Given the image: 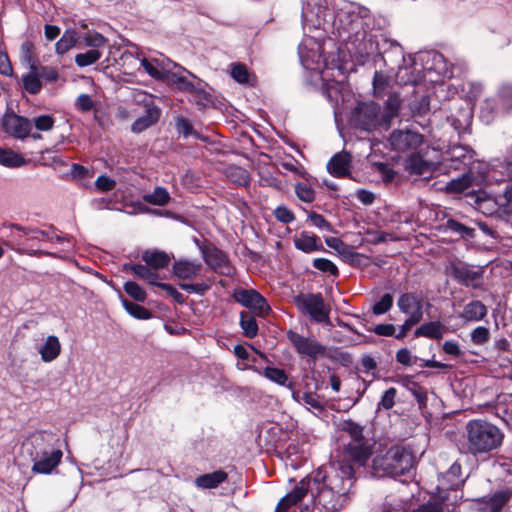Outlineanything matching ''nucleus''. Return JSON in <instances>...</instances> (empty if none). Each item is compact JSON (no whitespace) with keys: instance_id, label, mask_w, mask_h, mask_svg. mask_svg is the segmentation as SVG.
Masks as SVG:
<instances>
[{"instance_id":"obj_41","label":"nucleus","mask_w":512,"mask_h":512,"mask_svg":"<svg viewBox=\"0 0 512 512\" xmlns=\"http://www.w3.org/2000/svg\"><path fill=\"white\" fill-rule=\"evenodd\" d=\"M445 226L447 231L458 234L463 238H473L475 234L473 228L467 227L454 219H449Z\"/></svg>"},{"instance_id":"obj_13","label":"nucleus","mask_w":512,"mask_h":512,"mask_svg":"<svg viewBox=\"0 0 512 512\" xmlns=\"http://www.w3.org/2000/svg\"><path fill=\"white\" fill-rule=\"evenodd\" d=\"M2 127L10 136L18 139H24L32 130V122L23 116L15 114L14 112H7L2 117Z\"/></svg>"},{"instance_id":"obj_49","label":"nucleus","mask_w":512,"mask_h":512,"mask_svg":"<svg viewBox=\"0 0 512 512\" xmlns=\"http://www.w3.org/2000/svg\"><path fill=\"white\" fill-rule=\"evenodd\" d=\"M471 341L475 345H484L490 339V331L484 326H478L471 332Z\"/></svg>"},{"instance_id":"obj_7","label":"nucleus","mask_w":512,"mask_h":512,"mask_svg":"<svg viewBox=\"0 0 512 512\" xmlns=\"http://www.w3.org/2000/svg\"><path fill=\"white\" fill-rule=\"evenodd\" d=\"M382 118L380 105L372 101L359 103L353 112L355 125L365 131L384 128Z\"/></svg>"},{"instance_id":"obj_36","label":"nucleus","mask_w":512,"mask_h":512,"mask_svg":"<svg viewBox=\"0 0 512 512\" xmlns=\"http://www.w3.org/2000/svg\"><path fill=\"white\" fill-rule=\"evenodd\" d=\"M250 369L260 373L256 367H250ZM261 374L272 382H275L281 386H287L288 376L283 369L266 367L263 372H261Z\"/></svg>"},{"instance_id":"obj_16","label":"nucleus","mask_w":512,"mask_h":512,"mask_svg":"<svg viewBox=\"0 0 512 512\" xmlns=\"http://www.w3.org/2000/svg\"><path fill=\"white\" fill-rule=\"evenodd\" d=\"M352 156L346 151L336 153L327 163L328 172L334 177H347L350 175Z\"/></svg>"},{"instance_id":"obj_11","label":"nucleus","mask_w":512,"mask_h":512,"mask_svg":"<svg viewBox=\"0 0 512 512\" xmlns=\"http://www.w3.org/2000/svg\"><path fill=\"white\" fill-rule=\"evenodd\" d=\"M232 297L237 303L252 310L257 316L264 317L271 310L266 299L254 289L237 288L233 291Z\"/></svg>"},{"instance_id":"obj_1","label":"nucleus","mask_w":512,"mask_h":512,"mask_svg":"<svg viewBox=\"0 0 512 512\" xmlns=\"http://www.w3.org/2000/svg\"><path fill=\"white\" fill-rule=\"evenodd\" d=\"M354 483V468L351 464H334L320 467L302 479L296 487H304V496L311 494L310 512H338L349 500V492Z\"/></svg>"},{"instance_id":"obj_52","label":"nucleus","mask_w":512,"mask_h":512,"mask_svg":"<svg viewBox=\"0 0 512 512\" xmlns=\"http://www.w3.org/2000/svg\"><path fill=\"white\" fill-rule=\"evenodd\" d=\"M397 395V390L394 387L387 389L379 402V407H382L386 410L391 409L395 404V397Z\"/></svg>"},{"instance_id":"obj_45","label":"nucleus","mask_w":512,"mask_h":512,"mask_svg":"<svg viewBox=\"0 0 512 512\" xmlns=\"http://www.w3.org/2000/svg\"><path fill=\"white\" fill-rule=\"evenodd\" d=\"M124 291L134 300L143 302L146 299V292L136 282L127 281L124 284Z\"/></svg>"},{"instance_id":"obj_48","label":"nucleus","mask_w":512,"mask_h":512,"mask_svg":"<svg viewBox=\"0 0 512 512\" xmlns=\"http://www.w3.org/2000/svg\"><path fill=\"white\" fill-rule=\"evenodd\" d=\"M393 306L391 294H384L381 299L373 305L372 311L375 315H382L388 312Z\"/></svg>"},{"instance_id":"obj_22","label":"nucleus","mask_w":512,"mask_h":512,"mask_svg":"<svg viewBox=\"0 0 512 512\" xmlns=\"http://www.w3.org/2000/svg\"><path fill=\"white\" fill-rule=\"evenodd\" d=\"M304 487H295L294 490L283 497L274 512H295V506L304 497ZM304 512V511H301ZM305 512H310L305 509Z\"/></svg>"},{"instance_id":"obj_28","label":"nucleus","mask_w":512,"mask_h":512,"mask_svg":"<svg viewBox=\"0 0 512 512\" xmlns=\"http://www.w3.org/2000/svg\"><path fill=\"white\" fill-rule=\"evenodd\" d=\"M142 260L152 269L166 268L170 263L167 253L158 250H147L142 253Z\"/></svg>"},{"instance_id":"obj_62","label":"nucleus","mask_w":512,"mask_h":512,"mask_svg":"<svg viewBox=\"0 0 512 512\" xmlns=\"http://www.w3.org/2000/svg\"><path fill=\"white\" fill-rule=\"evenodd\" d=\"M308 217L314 226L328 231L331 230V224L322 215L316 212H311Z\"/></svg>"},{"instance_id":"obj_14","label":"nucleus","mask_w":512,"mask_h":512,"mask_svg":"<svg viewBox=\"0 0 512 512\" xmlns=\"http://www.w3.org/2000/svg\"><path fill=\"white\" fill-rule=\"evenodd\" d=\"M483 273L481 268L473 269L465 264L452 266V277L467 287L480 288L483 284Z\"/></svg>"},{"instance_id":"obj_46","label":"nucleus","mask_w":512,"mask_h":512,"mask_svg":"<svg viewBox=\"0 0 512 512\" xmlns=\"http://www.w3.org/2000/svg\"><path fill=\"white\" fill-rule=\"evenodd\" d=\"M498 98L503 109L509 111L512 109V85L504 84L500 87Z\"/></svg>"},{"instance_id":"obj_34","label":"nucleus","mask_w":512,"mask_h":512,"mask_svg":"<svg viewBox=\"0 0 512 512\" xmlns=\"http://www.w3.org/2000/svg\"><path fill=\"white\" fill-rule=\"evenodd\" d=\"M0 164L6 167H21L26 164V160L11 149H0Z\"/></svg>"},{"instance_id":"obj_32","label":"nucleus","mask_w":512,"mask_h":512,"mask_svg":"<svg viewBox=\"0 0 512 512\" xmlns=\"http://www.w3.org/2000/svg\"><path fill=\"white\" fill-rule=\"evenodd\" d=\"M142 199L150 205L165 206L170 202L171 196L166 188L158 186L152 193L144 194Z\"/></svg>"},{"instance_id":"obj_33","label":"nucleus","mask_w":512,"mask_h":512,"mask_svg":"<svg viewBox=\"0 0 512 512\" xmlns=\"http://www.w3.org/2000/svg\"><path fill=\"white\" fill-rule=\"evenodd\" d=\"M79 41L78 33L75 30H66L55 45L56 53L63 55L76 46Z\"/></svg>"},{"instance_id":"obj_57","label":"nucleus","mask_w":512,"mask_h":512,"mask_svg":"<svg viewBox=\"0 0 512 512\" xmlns=\"http://www.w3.org/2000/svg\"><path fill=\"white\" fill-rule=\"evenodd\" d=\"M35 127L40 131H49L54 126V118L50 115H41L34 119Z\"/></svg>"},{"instance_id":"obj_31","label":"nucleus","mask_w":512,"mask_h":512,"mask_svg":"<svg viewBox=\"0 0 512 512\" xmlns=\"http://www.w3.org/2000/svg\"><path fill=\"white\" fill-rule=\"evenodd\" d=\"M38 73V66L29 68V72L23 76V88L30 94H38L42 89V83Z\"/></svg>"},{"instance_id":"obj_10","label":"nucleus","mask_w":512,"mask_h":512,"mask_svg":"<svg viewBox=\"0 0 512 512\" xmlns=\"http://www.w3.org/2000/svg\"><path fill=\"white\" fill-rule=\"evenodd\" d=\"M423 140V135L412 129L394 130L389 137L390 146L394 151L411 154L421 146Z\"/></svg>"},{"instance_id":"obj_26","label":"nucleus","mask_w":512,"mask_h":512,"mask_svg":"<svg viewBox=\"0 0 512 512\" xmlns=\"http://www.w3.org/2000/svg\"><path fill=\"white\" fill-rule=\"evenodd\" d=\"M446 332V326L439 321H431L422 324L415 330L416 337H426L440 340Z\"/></svg>"},{"instance_id":"obj_29","label":"nucleus","mask_w":512,"mask_h":512,"mask_svg":"<svg viewBox=\"0 0 512 512\" xmlns=\"http://www.w3.org/2000/svg\"><path fill=\"white\" fill-rule=\"evenodd\" d=\"M447 154L451 161V167L460 169L461 165H467L471 160L470 150L466 146L455 145L452 146Z\"/></svg>"},{"instance_id":"obj_6","label":"nucleus","mask_w":512,"mask_h":512,"mask_svg":"<svg viewBox=\"0 0 512 512\" xmlns=\"http://www.w3.org/2000/svg\"><path fill=\"white\" fill-rule=\"evenodd\" d=\"M413 466L414 456L403 446H394L385 455L373 459V473L377 477L396 478L409 472Z\"/></svg>"},{"instance_id":"obj_43","label":"nucleus","mask_w":512,"mask_h":512,"mask_svg":"<svg viewBox=\"0 0 512 512\" xmlns=\"http://www.w3.org/2000/svg\"><path fill=\"white\" fill-rule=\"evenodd\" d=\"M231 77L241 84L249 83L250 73L245 64L233 63L231 64Z\"/></svg>"},{"instance_id":"obj_8","label":"nucleus","mask_w":512,"mask_h":512,"mask_svg":"<svg viewBox=\"0 0 512 512\" xmlns=\"http://www.w3.org/2000/svg\"><path fill=\"white\" fill-rule=\"evenodd\" d=\"M298 308L307 313L317 323L329 321L330 308L325 305L323 297L317 294H300L295 297Z\"/></svg>"},{"instance_id":"obj_19","label":"nucleus","mask_w":512,"mask_h":512,"mask_svg":"<svg viewBox=\"0 0 512 512\" xmlns=\"http://www.w3.org/2000/svg\"><path fill=\"white\" fill-rule=\"evenodd\" d=\"M405 168L411 174L425 176L433 172L434 163L426 161L418 153H414L407 158Z\"/></svg>"},{"instance_id":"obj_58","label":"nucleus","mask_w":512,"mask_h":512,"mask_svg":"<svg viewBox=\"0 0 512 512\" xmlns=\"http://www.w3.org/2000/svg\"><path fill=\"white\" fill-rule=\"evenodd\" d=\"M75 106L82 112H88L94 107V101L88 94H80L76 99Z\"/></svg>"},{"instance_id":"obj_56","label":"nucleus","mask_w":512,"mask_h":512,"mask_svg":"<svg viewBox=\"0 0 512 512\" xmlns=\"http://www.w3.org/2000/svg\"><path fill=\"white\" fill-rule=\"evenodd\" d=\"M38 73L40 78L48 82H56L59 78L58 70L51 66H40L38 67Z\"/></svg>"},{"instance_id":"obj_42","label":"nucleus","mask_w":512,"mask_h":512,"mask_svg":"<svg viewBox=\"0 0 512 512\" xmlns=\"http://www.w3.org/2000/svg\"><path fill=\"white\" fill-rule=\"evenodd\" d=\"M297 197L306 203H311L315 199V191L307 182H299L295 185Z\"/></svg>"},{"instance_id":"obj_18","label":"nucleus","mask_w":512,"mask_h":512,"mask_svg":"<svg viewBox=\"0 0 512 512\" xmlns=\"http://www.w3.org/2000/svg\"><path fill=\"white\" fill-rule=\"evenodd\" d=\"M487 307L480 300H473L467 303L459 317L465 322H478L486 317Z\"/></svg>"},{"instance_id":"obj_12","label":"nucleus","mask_w":512,"mask_h":512,"mask_svg":"<svg viewBox=\"0 0 512 512\" xmlns=\"http://www.w3.org/2000/svg\"><path fill=\"white\" fill-rule=\"evenodd\" d=\"M287 337L295 350L310 358L316 359L325 355L326 348L313 338L304 337L294 331H289Z\"/></svg>"},{"instance_id":"obj_60","label":"nucleus","mask_w":512,"mask_h":512,"mask_svg":"<svg viewBox=\"0 0 512 512\" xmlns=\"http://www.w3.org/2000/svg\"><path fill=\"white\" fill-rule=\"evenodd\" d=\"M420 320L418 317H408L405 322L400 326L399 332L395 334L396 339H403L407 333L412 329L413 326L418 324Z\"/></svg>"},{"instance_id":"obj_27","label":"nucleus","mask_w":512,"mask_h":512,"mask_svg":"<svg viewBox=\"0 0 512 512\" xmlns=\"http://www.w3.org/2000/svg\"><path fill=\"white\" fill-rule=\"evenodd\" d=\"M123 271L132 272L139 278L147 281L151 285H157V280L159 279V275L153 271L151 267H149L147 264H132V263H125L123 265Z\"/></svg>"},{"instance_id":"obj_24","label":"nucleus","mask_w":512,"mask_h":512,"mask_svg":"<svg viewBox=\"0 0 512 512\" xmlns=\"http://www.w3.org/2000/svg\"><path fill=\"white\" fill-rule=\"evenodd\" d=\"M38 352L44 362L48 363L55 360L61 353V344L58 337L48 336L44 344L39 347Z\"/></svg>"},{"instance_id":"obj_9","label":"nucleus","mask_w":512,"mask_h":512,"mask_svg":"<svg viewBox=\"0 0 512 512\" xmlns=\"http://www.w3.org/2000/svg\"><path fill=\"white\" fill-rule=\"evenodd\" d=\"M205 263L216 273L230 276L233 273L228 255L210 242L199 245Z\"/></svg>"},{"instance_id":"obj_17","label":"nucleus","mask_w":512,"mask_h":512,"mask_svg":"<svg viewBox=\"0 0 512 512\" xmlns=\"http://www.w3.org/2000/svg\"><path fill=\"white\" fill-rule=\"evenodd\" d=\"M201 269V263L188 260H179L173 265L174 275L183 280L195 279L200 274Z\"/></svg>"},{"instance_id":"obj_38","label":"nucleus","mask_w":512,"mask_h":512,"mask_svg":"<svg viewBox=\"0 0 512 512\" xmlns=\"http://www.w3.org/2000/svg\"><path fill=\"white\" fill-rule=\"evenodd\" d=\"M21 61L28 64L29 68L37 67V57L35 55V46L30 40H25L20 46Z\"/></svg>"},{"instance_id":"obj_47","label":"nucleus","mask_w":512,"mask_h":512,"mask_svg":"<svg viewBox=\"0 0 512 512\" xmlns=\"http://www.w3.org/2000/svg\"><path fill=\"white\" fill-rule=\"evenodd\" d=\"M106 41L105 37L98 32H88L83 37L85 46L91 47L92 49H98L105 46Z\"/></svg>"},{"instance_id":"obj_54","label":"nucleus","mask_w":512,"mask_h":512,"mask_svg":"<svg viewBox=\"0 0 512 512\" xmlns=\"http://www.w3.org/2000/svg\"><path fill=\"white\" fill-rule=\"evenodd\" d=\"M179 287H180V289H182L188 293H196L199 295L205 294L210 289V285H208L206 283H195V284L180 283Z\"/></svg>"},{"instance_id":"obj_59","label":"nucleus","mask_w":512,"mask_h":512,"mask_svg":"<svg viewBox=\"0 0 512 512\" xmlns=\"http://www.w3.org/2000/svg\"><path fill=\"white\" fill-rule=\"evenodd\" d=\"M274 215L276 219L282 223L288 224L294 221V214L285 206H279L275 209Z\"/></svg>"},{"instance_id":"obj_25","label":"nucleus","mask_w":512,"mask_h":512,"mask_svg":"<svg viewBox=\"0 0 512 512\" xmlns=\"http://www.w3.org/2000/svg\"><path fill=\"white\" fill-rule=\"evenodd\" d=\"M228 475L223 470H217L212 473H207L198 476L195 479V485L202 489H213L218 487L221 483L225 482Z\"/></svg>"},{"instance_id":"obj_4","label":"nucleus","mask_w":512,"mask_h":512,"mask_svg":"<svg viewBox=\"0 0 512 512\" xmlns=\"http://www.w3.org/2000/svg\"><path fill=\"white\" fill-rule=\"evenodd\" d=\"M55 435L50 432H36L25 446L33 462L31 471L35 474H52L61 463L63 452L54 447Z\"/></svg>"},{"instance_id":"obj_20","label":"nucleus","mask_w":512,"mask_h":512,"mask_svg":"<svg viewBox=\"0 0 512 512\" xmlns=\"http://www.w3.org/2000/svg\"><path fill=\"white\" fill-rule=\"evenodd\" d=\"M160 117V109L156 106H146L145 114L137 118L131 125L134 133H140L154 125Z\"/></svg>"},{"instance_id":"obj_53","label":"nucleus","mask_w":512,"mask_h":512,"mask_svg":"<svg viewBox=\"0 0 512 512\" xmlns=\"http://www.w3.org/2000/svg\"><path fill=\"white\" fill-rule=\"evenodd\" d=\"M176 128L180 134H182L185 138H187L190 135H194L197 138L199 137L198 134L194 131L192 125L190 122L185 119L184 117H179L176 121Z\"/></svg>"},{"instance_id":"obj_55","label":"nucleus","mask_w":512,"mask_h":512,"mask_svg":"<svg viewBox=\"0 0 512 512\" xmlns=\"http://www.w3.org/2000/svg\"><path fill=\"white\" fill-rule=\"evenodd\" d=\"M95 187L101 192H108L116 187V181L106 175H100L95 181Z\"/></svg>"},{"instance_id":"obj_5","label":"nucleus","mask_w":512,"mask_h":512,"mask_svg":"<svg viewBox=\"0 0 512 512\" xmlns=\"http://www.w3.org/2000/svg\"><path fill=\"white\" fill-rule=\"evenodd\" d=\"M53 236L50 232L34 228L22 227L18 224L11 225V232L7 235V239L3 244L10 250L15 251L20 255L29 256H55V254L43 251L41 249H34L36 241H52Z\"/></svg>"},{"instance_id":"obj_64","label":"nucleus","mask_w":512,"mask_h":512,"mask_svg":"<svg viewBox=\"0 0 512 512\" xmlns=\"http://www.w3.org/2000/svg\"><path fill=\"white\" fill-rule=\"evenodd\" d=\"M373 332L379 336L395 337V326L393 324H379L374 327Z\"/></svg>"},{"instance_id":"obj_51","label":"nucleus","mask_w":512,"mask_h":512,"mask_svg":"<svg viewBox=\"0 0 512 512\" xmlns=\"http://www.w3.org/2000/svg\"><path fill=\"white\" fill-rule=\"evenodd\" d=\"M387 85V77L383 73L376 71L373 77L374 95L381 97Z\"/></svg>"},{"instance_id":"obj_50","label":"nucleus","mask_w":512,"mask_h":512,"mask_svg":"<svg viewBox=\"0 0 512 512\" xmlns=\"http://www.w3.org/2000/svg\"><path fill=\"white\" fill-rule=\"evenodd\" d=\"M313 266L322 271V272H328L329 274L333 276L338 275V268L337 266L326 258H316L313 260Z\"/></svg>"},{"instance_id":"obj_40","label":"nucleus","mask_w":512,"mask_h":512,"mask_svg":"<svg viewBox=\"0 0 512 512\" xmlns=\"http://www.w3.org/2000/svg\"><path fill=\"white\" fill-rule=\"evenodd\" d=\"M102 56L98 49H90L84 53H79L75 56V63L79 67H86L96 63Z\"/></svg>"},{"instance_id":"obj_61","label":"nucleus","mask_w":512,"mask_h":512,"mask_svg":"<svg viewBox=\"0 0 512 512\" xmlns=\"http://www.w3.org/2000/svg\"><path fill=\"white\" fill-rule=\"evenodd\" d=\"M444 503L439 499H433L419 508V512H444Z\"/></svg>"},{"instance_id":"obj_21","label":"nucleus","mask_w":512,"mask_h":512,"mask_svg":"<svg viewBox=\"0 0 512 512\" xmlns=\"http://www.w3.org/2000/svg\"><path fill=\"white\" fill-rule=\"evenodd\" d=\"M402 105V100L397 93H392L388 96L385 102V109L382 111V121L384 129H388L394 118L398 117Z\"/></svg>"},{"instance_id":"obj_44","label":"nucleus","mask_w":512,"mask_h":512,"mask_svg":"<svg viewBox=\"0 0 512 512\" xmlns=\"http://www.w3.org/2000/svg\"><path fill=\"white\" fill-rule=\"evenodd\" d=\"M471 176L469 174H463L457 179H452L446 185V189L449 192H462L471 185Z\"/></svg>"},{"instance_id":"obj_23","label":"nucleus","mask_w":512,"mask_h":512,"mask_svg":"<svg viewBox=\"0 0 512 512\" xmlns=\"http://www.w3.org/2000/svg\"><path fill=\"white\" fill-rule=\"evenodd\" d=\"M294 245L298 250H301L305 253L324 250V247L319 238L316 235L309 234L307 232H302L299 236H297L294 239Z\"/></svg>"},{"instance_id":"obj_2","label":"nucleus","mask_w":512,"mask_h":512,"mask_svg":"<svg viewBox=\"0 0 512 512\" xmlns=\"http://www.w3.org/2000/svg\"><path fill=\"white\" fill-rule=\"evenodd\" d=\"M462 437L461 451L478 458L497 450L502 445L504 433L491 422L473 419L466 423Z\"/></svg>"},{"instance_id":"obj_37","label":"nucleus","mask_w":512,"mask_h":512,"mask_svg":"<svg viewBox=\"0 0 512 512\" xmlns=\"http://www.w3.org/2000/svg\"><path fill=\"white\" fill-rule=\"evenodd\" d=\"M122 304L125 310L136 319L148 320L152 317V313L144 306L133 303L127 299H122Z\"/></svg>"},{"instance_id":"obj_35","label":"nucleus","mask_w":512,"mask_h":512,"mask_svg":"<svg viewBox=\"0 0 512 512\" xmlns=\"http://www.w3.org/2000/svg\"><path fill=\"white\" fill-rule=\"evenodd\" d=\"M240 326L243 330L244 336L248 338H254L258 333V324L253 315L249 312L240 313Z\"/></svg>"},{"instance_id":"obj_30","label":"nucleus","mask_w":512,"mask_h":512,"mask_svg":"<svg viewBox=\"0 0 512 512\" xmlns=\"http://www.w3.org/2000/svg\"><path fill=\"white\" fill-rule=\"evenodd\" d=\"M511 492L509 490H500L483 499L485 507L489 512H498L509 501Z\"/></svg>"},{"instance_id":"obj_3","label":"nucleus","mask_w":512,"mask_h":512,"mask_svg":"<svg viewBox=\"0 0 512 512\" xmlns=\"http://www.w3.org/2000/svg\"><path fill=\"white\" fill-rule=\"evenodd\" d=\"M363 426L352 421L344 420L338 424V442L342 460L339 464H356L364 466L372 455V444L363 435Z\"/></svg>"},{"instance_id":"obj_63","label":"nucleus","mask_w":512,"mask_h":512,"mask_svg":"<svg viewBox=\"0 0 512 512\" xmlns=\"http://www.w3.org/2000/svg\"><path fill=\"white\" fill-rule=\"evenodd\" d=\"M0 73L5 76H10L13 73V68L10 63L7 53L0 51Z\"/></svg>"},{"instance_id":"obj_39","label":"nucleus","mask_w":512,"mask_h":512,"mask_svg":"<svg viewBox=\"0 0 512 512\" xmlns=\"http://www.w3.org/2000/svg\"><path fill=\"white\" fill-rule=\"evenodd\" d=\"M227 178L238 185H247L250 182V176L247 170L238 167V166H231L227 168Z\"/></svg>"},{"instance_id":"obj_15","label":"nucleus","mask_w":512,"mask_h":512,"mask_svg":"<svg viewBox=\"0 0 512 512\" xmlns=\"http://www.w3.org/2000/svg\"><path fill=\"white\" fill-rule=\"evenodd\" d=\"M423 296L415 292H406L399 296L397 306L399 310L407 314L408 317H418V320L423 318Z\"/></svg>"}]
</instances>
